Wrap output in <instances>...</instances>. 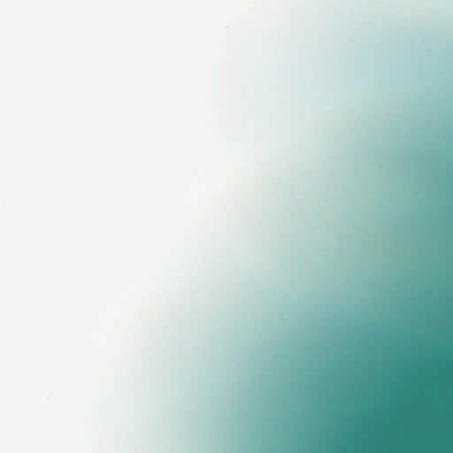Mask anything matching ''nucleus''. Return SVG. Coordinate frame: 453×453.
<instances>
[{
	"label": "nucleus",
	"instance_id": "f03ea898",
	"mask_svg": "<svg viewBox=\"0 0 453 453\" xmlns=\"http://www.w3.org/2000/svg\"><path fill=\"white\" fill-rule=\"evenodd\" d=\"M453 403V398H362V403Z\"/></svg>",
	"mask_w": 453,
	"mask_h": 453
},
{
	"label": "nucleus",
	"instance_id": "f257e3e1",
	"mask_svg": "<svg viewBox=\"0 0 453 453\" xmlns=\"http://www.w3.org/2000/svg\"><path fill=\"white\" fill-rule=\"evenodd\" d=\"M453 382V372H441L438 374H405L396 379V386L411 388L439 386Z\"/></svg>",
	"mask_w": 453,
	"mask_h": 453
},
{
	"label": "nucleus",
	"instance_id": "7ed1b4c3",
	"mask_svg": "<svg viewBox=\"0 0 453 453\" xmlns=\"http://www.w3.org/2000/svg\"><path fill=\"white\" fill-rule=\"evenodd\" d=\"M355 396H453V394H355Z\"/></svg>",
	"mask_w": 453,
	"mask_h": 453
}]
</instances>
